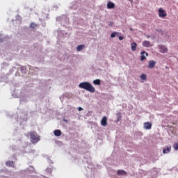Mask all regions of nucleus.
Wrapping results in <instances>:
<instances>
[{"instance_id":"1","label":"nucleus","mask_w":178,"mask_h":178,"mask_svg":"<svg viewBox=\"0 0 178 178\" xmlns=\"http://www.w3.org/2000/svg\"><path fill=\"white\" fill-rule=\"evenodd\" d=\"M79 88L89 91V92H95V88H94L89 82H82L79 83Z\"/></svg>"},{"instance_id":"2","label":"nucleus","mask_w":178,"mask_h":178,"mask_svg":"<svg viewBox=\"0 0 178 178\" xmlns=\"http://www.w3.org/2000/svg\"><path fill=\"white\" fill-rule=\"evenodd\" d=\"M29 135L31 137V143H33V144H37V143L40 141V136H38L37 132L32 131L30 133Z\"/></svg>"},{"instance_id":"3","label":"nucleus","mask_w":178,"mask_h":178,"mask_svg":"<svg viewBox=\"0 0 178 178\" xmlns=\"http://www.w3.org/2000/svg\"><path fill=\"white\" fill-rule=\"evenodd\" d=\"M158 48H159L161 54H165V53L168 52V47H166V46L160 44L158 46Z\"/></svg>"},{"instance_id":"4","label":"nucleus","mask_w":178,"mask_h":178,"mask_svg":"<svg viewBox=\"0 0 178 178\" xmlns=\"http://www.w3.org/2000/svg\"><path fill=\"white\" fill-rule=\"evenodd\" d=\"M108 124V118L106 116H104L101 120V126L105 127Z\"/></svg>"},{"instance_id":"5","label":"nucleus","mask_w":178,"mask_h":178,"mask_svg":"<svg viewBox=\"0 0 178 178\" xmlns=\"http://www.w3.org/2000/svg\"><path fill=\"white\" fill-rule=\"evenodd\" d=\"M143 127L146 130H151V129L152 128V123H151L149 122H145Z\"/></svg>"},{"instance_id":"6","label":"nucleus","mask_w":178,"mask_h":178,"mask_svg":"<svg viewBox=\"0 0 178 178\" xmlns=\"http://www.w3.org/2000/svg\"><path fill=\"white\" fill-rule=\"evenodd\" d=\"M159 17H166L168 15L166 13H165V10H163L162 8L159 9Z\"/></svg>"},{"instance_id":"7","label":"nucleus","mask_w":178,"mask_h":178,"mask_svg":"<svg viewBox=\"0 0 178 178\" xmlns=\"http://www.w3.org/2000/svg\"><path fill=\"white\" fill-rule=\"evenodd\" d=\"M146 54V56H148V53H147L145 51H143L140 53V60H145V59H147V57H145V55Z\"/></svg>"},{"instance_id":"8","label":"nucleus","mask_w":178,"mask_h":178,"mask_svg":"<svg viewBox=\"0 0 178 178\" xmlns=\"http://www.w3.org/2000/svg\"><path fill=\"white\" fill-rule=\"evenodd\" d=\"M155 65H156V63L154 60L149 61V65H148L149 69H154V67H155Z\"/></svg>"},{"instance_id":"9","label":"nucleus","mask_w":178,"mask_h":178,"mask_svg":"<svg viewBox=\"0 0 178 178\" xmlns=\"http://www.w3.org/2000/svg\"><path fill=\"white\" fill-rule=\"evenodd\" d=\"M117 175L118 176H126V175H127V172L123 170H120L117 171Z\"/></svg>"},{"instance_id":"10","label":"nucleus","mask_w":178,"mask_h":178,"mask_svg":"<svg viewBox=\"0 0 178 178\" xmlns=\"http://www.w3.org/2000/svg\"><path fill=\"white\" fill-rule=\"evenodd\" d=\"M143 47H145V48H149V47H151V42L148 40H145L143 42Z\"/></svg>"},{"instance_id":"11","label":"nucleus","mask_w":178,"mask_h":178,"mask_svg":"<svg viewBox=\"0 0 178 178\" xmlns=\"http://www.w3.org/2000/svg\"><path fill=\"white\" fill-rule=\"evenodd\" d=\"M54 136H56V137H60V136H62V131H60V129H56L54 131Z\"/></svg>"},{"instance_id":"12","label":"nucleus","mask_w":178,"mask_h":178,"mask_svg":"<svg viewBox=\"0 0 178 178\" xmlns=\"http://www.w3.org/2000/svg\"><path fill=\"white\" fill-rule=\"evenodd\" d=\"M115 4L111 1L107 3V9H114Z\"/></svg>"},{"instance_id":"13","label":"nucleus","mask_w":178,"mask_h":178,"mask_svg":"<svg viewBox=\"0 0 178 178\" xmlns=\"http://www.w3.org/2000/svg\"><path fill=\"white\" fill-rule=\"evenodd\" d=\"M172 146L168 147L167 148H164L163 149V154H169V152L171 151Z\"/></svg>"},{"instance_id":"14","label":"nucleus","mask_w":178,"mask_h":178,"mask_svg":"<svg viewBox=\"0 0 178 178\" xmlns=\"http://www.w3.org/2000/svg\"><path fill=\"white\" fill-rule=\"evenodd\" d=\"M131 51H134L137 49V43L133 42L131 44Z\"/></svg>"},{"instance_id":"15","label":"nucleus","mask_w":178,"mask_h":178,"mask_svg":"<svg viewBox=\"0 0 178 178\" xmlns=\"http://www.w3.org/2000/svg\"><path fill=\"white\" fill-rule=\"evenodd\" d=\"M84 47H85L84 44L79 45V46H77V47H76V51H77L78 52H80V51H82V49H84Z\"/></svg>"},{"instance_id":"16","label":"nucleus","mask_w":178,"mask_h":178,"mask_svg":"<svg viewBox=\"0 0 178 178\" xmlns=\"http://www.w3.org/2000/svg\"><path fill=\"white\" fill-rule=\"evenodd\" d=\"M93 84L95 86H101V80L100 79H96L93 81Z\"/></svg>"},{"instance_id":"17","label":"nucleus","mask_w":178,"mask_h":178,"mask_svg":"<svg viewBox=\"0 0 178 178\" xmlns=\"http://www.w3.org/2000/svg\"><path fill=\"white\" fill-rule=\"evenodd\" d=\"M118 34H119V33L118 32H113L111 35V38H115V37H116L118 35Z\"/></svg>"},{"instance_id":"18","label":"nucleus","mask_w":178,"mask_h":178,"mask_svg":"<svg viewBox=\"0 0 178 178\" xmlns=\"http://www.w3.org/2000/svg\"><path fill=\"white\" fill-rule=\"evenodd\" d=\"M141 80H147V75L145 74H143L140 75Z\"/></svg>"},{"instance_id":"19","label":"nucleus","mask_w":178,"mask_h":178,"mask_svg":"<svg viewBox=\"0 0 178 178\" xmlns=\"http://www.w3.org/2000/svg\"><path fill=\"white\" fill-rule=\"evenodd\" d=\"M37 26V24L33 22V23L31 24L30 27H31V29H35V26Z\"/></svg>"},{"instance_id":"20","label":"nucleus","mask_w":178,"mask_h":178,"mask_svg":"<svg viewBox=\"0 0 178 178\" xmlns=\"http://www.w3.org/2000/svg\"><path fill=\"white\" fill-rule=\"evenodd\" d=\"M173 148H174V149H175V151H177V149H178V143H175L173 145Z\"/></svg>"},{"instance_id":"21","label":"nucleus","mask_w":178,"mask_h":178,"mask_svg":"<svg viewBox=\"0 0 178 178\" xmlns=\"http://www.w3.org/2000/svg\"><path fill=\"white\" fill-rule=\"evenodd\" d=\"M13 163V161H7V162L6 163V165L7 166H10Z\"/></svg>"},{"instance_id":"22","label":"nucleus","mask_w":178,"mask_h":178,"mask_svg":"<svg viewBox=\"0 0 178 178\" xmlns=\"http://www.w3.org/2000/svg\"><path fill=\"white\" fill-rule=\"evenodd\" d=\"M118 118L117 120L118 122H119L120 120V119H122V113H119L118 114Z\"/></svg>"},{"instance_id":"23","label":"nucleus","mask_w":178,"mask_h":178,"mask_svg":"<svg viewBox=\"0 0 178 178\" xmlns=\"http://www.w3.org/2000/svg\"><path fill=\"white\" fill-rule=\"evenodd\" d=\"M123 40V37L122 36H119V40L122 41Z\"/></svg>"},{"instance_id":"24","label":"nucleus","mask_w":178,"mask_h":178,"mask_svg":"<svg viewBox=\"0 0 178 178\" xmlns=\"http://www.w3.org/2000/svg\"><path fill=\"white\" fill-rule=\"evenodd\" d=\"M78 111H83V108H81V107H79V108H78Z\"/></svg>"},{"instance_id":"25","label":"nucleus","mask_w":178,"mask_h":178,"mask_svg":"<svg viewBox=\"0 0 178 178\" xmlns=\"http://www.w3.org/2000/svg\"><path fill=\"white\" fill-rule=\"evenodd\" d=\"M108 26H112V22H109Z\"/></svg>"},{"instance_id":"26","label":"nucleus","mask_w":178,"mask_h":178,"mask_svg":"<svg viewBox=\"0 0 178 178\" xmlns=\"http://www.w3.org/2000/svg\"><path fill=\"white\" fill-rule=\"evenodd\" d=\"M63 122H65L66 123H67V120H63Z\"/></svg>"}]
</instances>
